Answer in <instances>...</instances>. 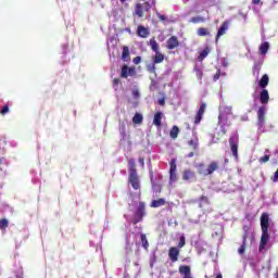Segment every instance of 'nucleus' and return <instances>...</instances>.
Returning <instances> with one entry per match:
<instances>
[{
  "instance_id": "obj_6",
  "label": "nucleus",
  "mask_w": 278,
  "mask_h": 278,
  "mask_svg": "<svg viewBox=\"0 0 278 278\" xmlns=\"http://www.w3.org/2000/svg\"><path fill=\"white\" fill-rule=\"evenodd\" d=\"M136 75V68L135 67H128L127 65H124L122 67L121 77L124 79H127V77H134Z\"/></svg>"
},
{
  "instance_id": "obj_56",
  "label": "nucleus",
  "mask_w": 278,
  "mask_h": 278,
  "mask_svg": "<svg viewBox=\"0 0 278 278\" xmlns=\"http://www.w3.org/2000/svg\"><path fill=\"white\" fill-rule=\"evenodd\" d=\"M223 134H227V131H225V129H223Z\"/></svg>"
},
{
  "instance_id": "obj_43",
  "label": "nucleus",
  "mask_w": 278,
  "mask_h": 278,
  "mask_svg": "<svg viewBox=\"0 0 278 278\" xmlns=\"http://www.w3.org/2000/svg\"><path fill=\"white\" fill-rule=\"evenodd\" d=\"M244 249H245V247H244V241H243V244L238 249L239 255H244Z\"/></svg>"
},
{
  "instance_id": "obj_48",
  "label": "nucleus",
  "mask_w": 278,
  "mask_h": 278,
  "mask_svg": "<svg viewBox=\"0 0 278 278\" xmlns=\"http://www.w3.org/2000/svg\"><path fill=\"white\" fill-rule=\"evenodd\" d=\"M166 100L164 98L159 100V105H165Z\"/></svg>"
},
{
  "instance_id": "obj_29",
  "label": "nucleus",
  "mask_w": 278,
  "mask_h": 278,
  "mask_svg": "<svg viewBox=\"0 0 278 278\" xmlns=\"http://www.w3.org/2000/svg\"><path fill=\"white\" fill-rule=\"evenodd\" d=\"M270 151L269 150H265V155L264 156H262L260 160H258V162L261 163V164H266V162H268L269 160H270Z\"/></svg>"
},
{
  "instance_id": "obj_49",
  "label": "nucleus",
  "mask_w": 278,
  "mask_h": 278,
  "mask_svg": "<svg viewBox=\"0 0 278 278\" xmlns=\"http://www.w3.org/2000/svg\"><path fill=\"white\" fill-rule=\"evenodd\" d=\"M144 5H147V7H146V10H147V11L151 10V4H149V2H146Z\"/></svg>"
},
{
  "instance_id": "obj_33",
  "label": "nucleus",
  "mask_w": 278,
  "mask_h": 278,
  "mask_svg": "<svg viewBox=\"0 0 278 278\" xmlns=\"http://www.w3.org/2000/svg\"><path fill=\"white\" fill-rule=\"evenodd\" d=\"M198 36H210V30L204 27L198 28Z\"/></svg>"
},
{
  "instance_id": "obj_12",
  "label": "nucleus",
  "mask_w": 278,
  "mask_h": 278,
  "mask_svg": "<svg viewBox=\"0 0 278 278\" xmlns=\"http://www.w3.org/2000/svg\"><path fill=\"white\" fill-rule=\"evenodd\" d=\"M227 29H229V22L226 21L222 24L217 31L216 42H218V38H220V36H225L227 34Z\"/></svg>"
},
{
  "instance_id": "obj_50",
  "label": "nucleus",
  "mask_w": 278,
  "mask_h": 278,
  "mask_svg": "<svg viewBox=\"0 0 278 278\" xmlns=\"http://www.w3.org/2000/svg\"><path fill=\"white\" fill-rule=\"evenodd\" d=\"M219 77H220V74H219V73H216V74L214 75V81H216Z\"/></svg>"
},
{
  "instance_id": "obj_51",
  "label": "nucleus",
  "mask_w": 278,
  "mask_h": 278,
  "mask_svg": "<svg viewBox=\"0 0 278 278\" xmlns=\"http://www.w3.org/2000/svg\"><path fill=\"white\" fill-rule=\"evenodd\" d=\"M200 201H203L204 203H207V197H201Z\"/></svg>"
},
{
  "instance_id": "obj_18",
  "label": "nucleus",
  "mask_w": 278,
  "mask_h": 278,
  "mask_svg": "<svg viewBox=\"0 0 278 278\" xmlns=\"http://www.w3.org/2000/svg\"><path fill=\"white\" fill-rule=\"evenodd\" d=\"M231 110V106H220L219 114H224L225 116H233V112Z\"/></svg>"
},
{
  "instance_id": "obj_54",
  "label": "nucleus",
  "mask_w": 278,
  "mask_h": 278,
  "mask_svg": "<svg viewBox=\"0 0 278 278\" xmlns=\"http://www.w3.org/2000/svg\"><path fill=\"white\" fill-rule=\"evenodd\" d=\"M193 155H194V153L191 152V153L189 154V157H193Z\"/></svg>"
},
{
  "instance_id": "obj_42",
  "label": "nucleus",
  "mask_w": 278,
  "mask_h": 278,
  "mask_svg": "<svg viewBox=\"0 0 278 278\" xmlns=\"http://www.w3.org/2000/svg\"><path fill=\"white\" fill-rule=\"evenodd\" d=\"M8 112H10V108H9L8 105H4V106L2 108L0 114L5 115V114H8Z\"/></svg>"
},
{
  "instance_id": "obj_4",
  "label": "nucleus",
  "mask_w": 278,
  "mask_h": 278,
  "mask_svg": "<svg viewBox=\"0 0 278 278\" xmlns=\"http://www.w3.org/2000/svg\"><path fill=\"white\" fill-rule=\"evenodd\" d=\"M218 162H216V161H212L210 164H208V166H207V168L206 169H202L201 172H200V174L201 175H204V177H207V175H212V173H214L217 168H218Z\"/></svg>"
},
{
  "instance_id": "obj_20",
  "label": "nucleus",
  "mask_w": 278,
  "mask_h": 278,
  "mask_svg": "<svg viewBox=\"0 0 278 278\" xmlns=\"http://www.w3.org/2000/svg\"><path fill=\"white\" fill-rule=\"evenodd\" d=\"M182 179L185 181H190V179H194V172L186 169L182 174Z\"/></svg>"
},
{
  "instance_id": "obj_19",
  "label": "nucleus",
  "mask_w": 278,
  "mask_h": 278,
  "mask_svg": "<svg viewBox=\"0 0 278 278\" xmlns=\"http://www.w3.org/2000/svg\"><path fill=\"white\" fill-rule=\"evenodd\" d=\"M162 205H166V200L164 198L153 200L150 204V207H162Z\"/></svg>"
},
{
  "instance_id": "obj_24",
  "label": "nucleus",
  "mask_w": 278,
  "mask_h": 278,
  "mask_svg": "<svg viewBox=\"0 0 278 278\" xmlns=\"http://www.w3.org/2000/svg\"><path fill=\"white\" fill-rule=\"evenodd\" d=\"M142 121H144V117L140 113H136L135 116L132 117V123L135 125H142Z\"/></svg>"
},
{
  "instance_id": "obj_26",
  "label": "nucleus",
  "mask_w": 278,
  "mask_h": 278,
  "mask_svg": "<svg viewBox=\"0 0 278 278\" xmlns=\"http://www.w3.org/2000/svg\"><path fill=\"white\" fill-rule=\"evenodd\" d=\"M269 47H270V46L268 45V42L262 43L261 47H260V53H261V55H266V53H268Z\"/></svg>"
},
{
  "instance_id": "obj_16",
  "label": "nucleus",
  "mask_w": 278,
  "mask_h": 278,
  "mask_svg": "<svg viewBox=\"0 0 278 278\" xmlns=\"http://www.w3.org/2000/svg\"><path fill=\"white\" fill-rule=\"evenodd\" d=\"M270 100V96L268 94V90L263 89L260 93V101L263 105H266L268 101Z\"/></svg>"
},
{
  "instance_id": "obj_31",
  "label": "nucleus",
  "mask_w": 278,
  "mask_h": 278,
  "mask_svg": "<svg viewBox=\"0 0 278 278\" xmlns=\"http://www.w3.org/2000/svg\"><path fill=\"white\" fill-rule=\"evenodd\" d=\"M169 136L173 138V140H175L177 136H179V127L174 126L169 132Z\"/></svg>"
},
{
  "instance_id": "obj_25",
  "label": "nucleus",
  "mask_w": 278,
  "mask_h": 278,
  "mask_svg": "<svg viewBox=\"0 0 278 278\" xmlns=\"http://www.w3.org/2000/svg\"><path fill=\"white\" fill-rule=\"evenodd\" d=\"M188 144L194 149V151H197V149H199V137H194L193 139L189 140Z\"/></svg>"
},
{
  "instance_id": "obj_37",
  "label": "nucleus",
  "mask_w": 278,
  "mask_h": 278,
  "mask_svg": "<svg viewBox=\"0 0 278 278\" xmlns=\"http://www.w3.org/2000/svg\"><path fill=\"white\" fill-rule=\"evenodd\" d=\"M141 242H142V247L143 249H149V240H147V235H141Z\"/></svg>"
},
{
  "instance_id": "obj_55",
  "label": "nucleus",
  "mask_w": 278,
  "mask_h": 278,
  "mask_svg": "<svg viewBox=\"0 0 278 278\" xmlns=\"http://www.w3.org/2000/svg\"><path fill=\"white\" fill-rule=\"evenodd\" d=\"M122 131H125V125L122 126Z\"/></svg>"
},
{
  "instance_id": "obj_10",
  "label": "nucleus",
  "mask_w": 278,
  "mask_h": 278,
  "mask_svg": "<svg viewBox=\"0 0 278 278\" xmlns=\"http://www.w3.org/2000/svg\"><path fill=\"white\" fill-rule=\"evenodd\" d=\"M168 257L170 260V262L175 263L179 260V250L178 248H170L168 251Z\"/></svg>"
},
{
  "instance_id": "obj_36",
  "label": "nucleus",
  "mask_w": 278,
  "mask_h": 278,
  "mask_svg": "<svg viewBox=\"0 0 278 278\" xmlns=\"http://www.w3.org/2000/svg\"><path fill=\"white\" fill-rule=\"evenodd\" d=\"M190 23H205V17L203 16H195L190 20Z\"/></svg>"
},
{
  "instance_id": "obj_23",
  "label": "nucleus",
  "mask_w": 278,
  "mask_h": 278,
  "mask_svg": "<svg viewBox=\"0 0 278 278\" xmlns=\"http://www.w3.org/2000/svg\"><path fill=\"white\" fill-rule=\"evenodd\" d=\"M268 81H269L268 74L263 75V77L258 81L260 88H263V89L266 88V86H268Z\"/></svg>"
},
{
  "instance_id": "obj_5",
  "label": "nucleus",
  "mask_w": 278,
  "mask_h": 278,
  "mask_svg": "<svg viewBox=\"0 0 278 278\" xmlns=\"http://www.w3.org/2000/svg\"><path fill=\"white\" fill-rule=\"evenodd\" d=\"M178 271L182 278H194L192 277V268L188 265H180Z\"/></svg>"
},
{
  "instance_id": "obj_13",
  "label": "nucleus",
  "mask_w": 278,
  "mask_h": 278,
  "mask_svg": "<svg viewBox=\"0 0 278 278\" xmlns=\"http://www.w3.org/2000/svg\"><path fill=\"white\" fill-rule=\"evenodd\" d=\"M179 47V39L175 36L170 37L166 42L167 49H177Z\"/></svg>"
},
{
  "instance_id": "obj_32",
  "label": "nucleus",
  "mask_w": 278,
  "mask_h": 278,
  "mask_svg": "<svg viewBox=\"0 0 278 278\" xmlns=\"http://www.w3.org/2000/svg\"><path fill=\"white\" fill-rule=\"evenodd\" d=\"M137 16H139V18H142V16H144V13L142 11V4L138 3L136 5V10H135Z\"/></svg>"
},
{
  "instance_id": "obj_3",
  "label": "nucleus",
  "mask_w": 278,
  "mask_h": 278,
  "mask_svg": "<svg viewBox=\"0 0 278 278\" xmlns=\"http://www.w3.org/2000/svg\"><path fill=\"white\" fill-rule=\"evenodd\" d=\"M128 181L132 186L134 190H140V179L138 178L137 172L129 174Z\"/></svg>"
},
{
  "instance_id": "obj_41",
  "label": "nucleus",
  "mask_w": 278,
  "mask_h": 278,
  "mask_svg": "<svg viewBox=\"0 0 278 278\" xmlns=\"http://www.w3.org/2000/svg\"><path fill=\"white\" fill-rule=\"evenodd\" d=\"M261 68H262V67H261L260 65H255V66H254V72H253V74L256 75V77H260V71H261Z\"/></svg>"
},
{
  "instance_id": "obj_39",
  "label": "nucleus",
  "mask_w": 278,
  "mask_h": 278,
  "mask_svg": "<svg viewBox=\"0 0 278 278\" xmlns=\"http://www.w3.org/2000/svg\"><path fill=\"white\" fill-rule=\"evenodd\" d=\"M9 222L8 219L0 220V229H8Z\"/></svg>"
},
{
  "instance_id": "obj_34",
  "label": "nucleus",
  "mask_w": 278,
  "mask_h": 278,
  "mask_svg": "<svg viewBox=\"0 0 278 278\" xmlns=\"http://www.w3.org/2000/svg\"><path fill=\"white\" fill-rule=\"evenodd\" d=\"M194 72H195L198 79L201 81L203 79V70H201V67L195 66Z\"/></svg>"
},
{
  "instance_id": "obj_30",
  "label": "nucleus",
  "mask_w": 278,
  "mask_h": 278,
  "mask_svg": "<svg viewBox=\"0 0 278 278\" xmlns=\"http://www.w3.org/2000/svg\"><path fill=\"white\" fill-rule=\"evenodd\" d=\"M128 166H129V174L137 173L136 172V160L129 159L128 160Z\"/></svg>"
},
{
  "instance_id": "obj_17",
  "label": "nucleus",
  "mask_w": 278,
  "mask_h": 278,
  "mask_svg": "<svg viewBox=\"0 0 278 278\" xmlns=\"http://www.w3.org/2000/svg\"><path fill=\"white\" fill-rule=\"evenodd\" d=\"M154 56L152 58L153 64H162L164 62V54L162 52H154Z\"/></svg>"
},
{
  "instance_id": "obj_40",
  "label": "nucleus",
  "mask_w": 278,
  "mask_h": 278,
  "mask_svg": "<svg viewBox=\"0 0 278 278\" xmlns=\"http://www.w3.org/2000/svg\"><path fill=\"white\" fill-rule=\"evenodd\" d=\"M184 247H186V237L181 236L180 241L178 243V248L184 249Z\"/></svg>"
},
{
  "instance_id": "obj_11",
  "label": "nucleus",
  "mask_w": 278,
  "mask_h": 278,
  "mask_svg": "<svg viewBox=\"0 0 278 278\" xmlns=\"http://www.w3.org/2000/svg\"><path fill=\"white\" fill-rule=\"evenodd\" d=\"M151 34V30L149 28L144 27L143 25H139L137 28V36L140 38H148V36Z\"/></svg>"
},
{
  "instance_id": "obj_28",
  "label": "nucleus",
  "mask_w": 278,
  "mask_h": 278,
  "mask_svg": "<svg viewBox=\"0 0 278 278\" xmlns=\"http://www.w3.org/2000/svg\"><path fill=\"white\" fill-rule=\"evenodd\" d=\"M122 60H124V62H127V60H129V47L127 46L123 48Z\"/></svg>"
},
{
  "instance_id": "obj_22",
  "label": "nucleus",
  "mask_w": 278,
  "mask_h": 278,
  "mask_svg": "<svg viewBox=\"0 0 278 278\" xmlns=\"http://www.w3.org/2000/svg\"><path fill=\"white\" fill-rule=\"evenodd\" d=\"M153 125H155L156 127H162V112H157L154 115Z\"/></svg>"
},
{
  "instance_id": "obj_47",
  "label": "nucleus",
  "mask_w": 278,
  "mask_h": 278,
  "mask_svg": "<svg viewBox=\"0 0 278 278\" xmlns=\"http://www.w3.org/2000/svg\"><path fill=\"white\" fill-rule=\"evenodd\" d=\"M119 81L121 80L118 78H114V80H113L114 88H116V86H118Z\"/></svg>"
},
{
  "instance_id": "obj_2",
  "label": "nucleus",
  "mask_w": 278,
  "mask_h": 278,
  "mask_svg": "<svg viewBox=\"0 0 278 278\" xmlns=\"http://www.w3.org/2000/svg\"><path fill=\"white\" fill-rule=\"evenodd\" d=\"M238 142H239L238 134L232 135L229 139V144H230L231 153L233 157H236V160H238Z\"/></svg>"
},
{
  "instance_id": "obj_21",
  "label": "nucleus",
  "mask_w": 278,
  "mask_h": 278,
  "mask_svg": "<svg viewBox=\"0 0 278 278\" xmlns=\"http://www.w3.org/2000/svg\"><path fill=\"white\" fill-rule=\"evenodd\" d=\"M150 48L152 49V51H154V53L160 52V43H157L155 38L150 39Z\"/></svg>"
},
{
  "instance_id": "obj_46",
  "label": "nucleus",
  "mask_w": 278,
  "mask_h": 278,
  "mask_svg": "<svg viewBox=\"0 0 278 278\" xmlns=\"http://www.w3.org/2000/svg\"><path fill=\"white\" fill-rule=\"evenodd\" d=\"M132 96L138 99L140 97V91L139 90H135L132 91Z\"/></svg>"
},
{
  "instance_id": "obj_9",
  "label": "nucleus",
  "mask_w": 278,
  "mask_h": 278,
  "mask_svg": "<svg viewBox=\"0 0 278 278\" xmlns=\"http://www.w3.org/2000/svg\"><path fill=\"white\" fill-rule=\"evenodd\" d=\"M269 220H270V218L268 217V214L263 213L261 216V229L262 230L268 231Z\"/></svg>"
},
{
  "instance_id": "obj_8",
  "label": "nucleus",
  "mask_w": 278,
  "mask_h": 278,
  "mask_svg": "<svg viewBox=\"0 0 278 278\" xmlns=\"http://www.w3.org/2000/svg\"><path fill=\"white\" fill-rule=\"evenodd\" d=\"M205 108H207V105L205 103H201L198 114L195 115L194 118L195 125H199V123H201L203 115L205 114Z\"/></svg>"
},
{
  "instance_id": "obj_53",
  "label": "nucleus",
  "mask_w": 278,
  "mask_h": 278,
  "mask_svg": "<svg viewBox=\"0 0 278 278\" xmlns=\"http://www.w3.org/2000/svg\"><path fill=\"white\" fill-rule=\"evenodd\" d=\"M139 161L142 164V166H144V159H140Z\"/></svg>"
},
{
  "instance_id": "obj_14",
  "label": "nucleus",
  "mask_w": 278,
  "mask_h": 278,
  "mask_svg": "<svg viewBox=\"0 0 278 278\" xmlns=\"http://www.w3.org/2000/svg\"><path fill=\"white\" fill-rule=\"evenodd\" d=\"M257 116H258V126L260 127H264V121L266 116V109L265 106H261L257 111Z\"/></svg>"
},
{
  "instance_id": "obj_38",
  "label": "nucleus",
  "mask_w": 278,
  "mask_h": 278,
  "mask_svg": "<svg viewBox=\"0 0 278 278\" xmlns=\"http://www.w3.org/2000/svg\"><path fill=\"white\" fill-rule=\"evenodd\" d=\"M177 181V172H169V184Z\"/></svg>"
},
{
  "instance_id": "obj_27",
  "label": "nucleus",
  "mask_w": 278,
  "mask_h": 278,
  "mask_svg": "<svg viewBox=\"0 0 278 278\" xmlns=\"http://www.w3.org/2000/svg\"><path fill=\"white\" fill-rule=\"evenodd\" d=\"M206 55H210V48H205L204 50H202V51L200 52V55L198 56V60H199L200 62H203L204 59L206 58Z\"/></svg>"
},
{
  "instance_id": "obj_45",
  "label": "nucleus",
  "mask_w": 278,
  "mask_h": 278,
  "mask_svg": "<svg viewBox=\"0 0 278 278\" xmlns=\"http://www.w3.org/2000/svg\"><path fill=\"white\" fill-rule=\"evenodd\" d=\"M157 18H160V21H166V15H162L160 13H156Z\"/></svg>"
},
{
  "instance_id": "obj_7",
  "label": "nucleus",
  "mask_w": 278,
  "mask_h": 278,
  "mask_svg": "<svg viewBox=\"0 0 278 278\" xmlns=\"http://www.w3.org/2000/svg\"><path fill=\"white\" fill-rule=\"evenodd\" d=\"M268 240H270V235H268V230H262L260 251H264L266 249V244H268Z\"/></svg>"
},
{
  "instance_id": "obj_1",
  "label": "nucleus",
  "mask_w": 278,
  "mask_h": 278,
  "mask_svg": "<svg viewBox=\"0 0 278 278\" xmlns=\"http://www.w3.org/2000/svg\"><path fill=\"white\" fill-rule=\"evenodd\" d=\"M144 216H147L146 204H144V202H139V205L135 213L134 225H138V223H141V220H142V218H144Z\"/></svg>"
},
{
  "instance_id": "obj_35",
  "label": "nucleus",
  "mask_w": 278,
  "mask_h": 278,
  "mask_svg": "<svg viewBox=\"0 0 278 278\" xmlns=\"http://www.w3.org/2000/svg\"><path fill=\"white\" fill-rule=\"evenodd\" d=\"M169 173H177V161L175 159H173L170 161V169Z\"/></svg>"
},
{
  "instance_id": "obj_57",
  "label": "nucleus",
  "mask_w": 278,
  "mask_h": 278,
  "mask_svg": "<svg viewBox=\"0 0 278 278\" xmlns=\"http://www.w3.org/2000/svg\"><path fill=\"white\" fill-rule=\"evenodd\" d=\"M122 3H125V0H121Z\"/></svg>"
},
{
  "instance_id": "obj_15",
  "label": "nucleus",
  "mask_w": 278,
  "mask_h": 278,
  "mask_svg": "<svg viewBox=\"0 0 278 278\" xmlns=\"http://www.w3.org/2000/svg\"><path fill=\"white\" fill-rule=\"evenodd\" d=\"M218 123H219L222 129H225V126L229 125V115H225L223 113H219Z\"/></svg>"
},
{
  "instance_id": "obj_52",
  "label": "nucleus",
  "mask_w": 278,
  "mask_h": 278,
  "mask_svg": "<svg viewBox=\"0 0 278 278\" xmlns=\"http://www.w3.org/2000/svg\"><path fill=\"white\" fill-rule=\"evenodd\" d=\"M260 1H261V0H252V2L254 3V5H260Z\"/></svg>"
},
{
  "instance_id": "obj_44",
  "label": "nucleus",
  "mask_w": 278,
  "mask_h": 278,
  "mask_svg": "<svg viewBox=\"0 0 278 278\" xmlns=\"http://www.w3.org/2000/svg\"><path fill=\"white\" fill-rule=\"evenodd\" d=\"M134 64H140V62H142V59L140 56H136L134 60H132Z\"/></svg>"
}]
</instances>
